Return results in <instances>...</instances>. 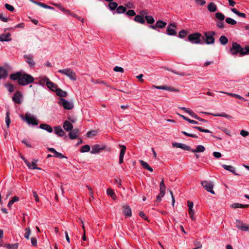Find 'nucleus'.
<instances>
[{
	"instance_id": "nucleus-1",
	"label": "nucleus",
	"mask_w": 249,
	"mask_h": 249,
	"mask_svg": "<svg viewBox=\"0 0 249 249\" xmlns=\"http://www.w3.org/2000/svg\"><path fill=\"white\" fill-rule=\"evenodd\" d=\"M230 53L235 55L239 53L241 56H243L249 54V46H247L243 49L240 45L236 42H232V46L230 50Z\"/></svg>"
},
{
	"instance_id": "nucleus-2",
	"label": "nucleus",
	"mask_w": 249,
	"mask_h": 249,
	"mask_svg": "<svg viewBox=\"0 0 249 249\" xmlns=\"http://www.w3.org/2000/svg\"><path fill=\"white\" fill-rule=\"evenodd\" d=\"M34 78L30 74L21 72L18 84L21 86H26L34 82Z\"/></svg>"
},
{
	"instance_id": "nucleus-3",
	"label": "nucleus",
	"mask_w": 249,
	"mask_h": 249,
	"mask_svg": "<svg viewBox=\"0 0 249 249\" xmlns=\"http://www.w3.org/2000/svg\"><path fill=\"white\" fill-rule=\"evenodd\" d=\"M202 35L200 33H195L189 35L188 36V40L193 44H201L202 42L201 40Z\"/></svg>"
},
{
	"instance_id": "nucleus-4",
	"label": "nucleus",
	"mask_w": 249,
	"mask_h": 249,
	"mask_svg": "<svg viewBox=\"0 0 249 249\" xmlns=\"http://www.w3.org/2000/svg\"><path fill=\"white\" fill-rule=\"evenodd\" d=\"M58 72L67 76L71 80L75 81L76 80V74L75 72L71 69L67 68L59 70L58 71Z\"/></svg>"
},
{
	"instance_id": "nucleus-5",
	"label": "nucleus",
	"mask_w": 249,
	"mask_h": 249,
	"mask_svg": "<svg viewBox=\"0 0 249 249\" xmlns=\"http://www.w3.org/2000/svg\"><path fill=\"white\" fill-rule=\"evenodd\" d=\"M215 35V33L214 31L205 32V36H202V39L205 40V42L207 44H213L215 41L214 38Z\"/></svg>"
},
{
	"instance_id": "nucleus-6",
	"label": "nucleus",
	"mask_w": 249,
	"mask_h": 249,
	"mask_svg": "<svg viewBox=\"0 0 249 249\" xmlns=\"http://www.w3.org/2000/svg\"><path fill=\"white\" fill-rule=\"evenodd\" d=\"M23 120L27 122L28 124H32V125H36L38 124V121L36 117L30 113H27L25 114L24 117H23Z\"/></svg>"
},
{
	"instance_id": "nucleus-7",
	"label": "nucleus",
	"mask_w": 249,
	"mask_h": 249,
	"mask_svg": "<svg viewBox=\"0 0 249 249\" xmlns=\"http://www.w3.org/2000/svg\"><path fill=\"white\" fill-rule=\"evenodd\" d=\"M201 184L206 191L212 194H215L214 191L213 190L214 184L213 182L203 180L201 181Z\"/></svg>"
},
{
	"instance_id": "nucleus-8",
	"label": "nucleus",
	"mask_w": 249,
	"mask_h": 249,
	"mask_svg": "<svg viewBox=\"0 0 249 249\" xmlns=\"http://www.w3.org/2000/svg\"><path fill=\"white\" fill-rule=\"evenodd\" d=\"M177 28V24L175 23H171L168 25L166 29V34L169 36H176L177 32L175 29Z\"/></svg>"
},
{
	"instance_id": "nucleus-9",
	"label": "nucleus",
	"mask_w": 249,
	"mask_h": 249,
	"mask_svg": "<svg viewBox=\"0 0 249 249\" xmlns=\"http://www.w3.org/2000/svg\"><path fill=\"white\" fill-rule=\"evenodd\" d=\"M59 104L62 106L65 109L68 110L71 109L73 107L72 102H69L63 98L60 99Z\"/></svg>"
},
{
	"instance_id": "nucleus-10",
	"label": "nucleus",
	"mask_w": 249,
	"mask_h": 249,
	"mask_svg": "<svg viewBox=\"0 0 249 249\" xmlns=\"http://www.w3.org/2000/svg\"><path fill=\"white\" fill-rule=\"evenodd\" d=\"M236 226L238 229L244 231H249V225L243 223L241 220H236Z\"/></svg>"
},
{
	"instance_id": "nucleus-11",
	"label": "nucleus",
	"mask_w": 249,
	"mask_h": 249,
	"mask_svg": "<svg viewBox=\"0 0 249 249\" xmlns=\"http://www.w3.org/2000/svg\"><path fill=\"white\" fill-rule=\"evenodd\" d=\"M23 57L30 67L33 68L35 66L36 63L33 60V56L32 54H25Z\"/></svg>"
},
{
	"instance_id": "nucleus-12",
	"label": "nucleus",
	"mask_w": 249,
	"mask_h": 249,
	"mask_svg": "<svg viewBox=\"0 0 249 249\" xmlns=\"http://www.w3.org/2000/svg\"><path fill=\"white\" fill-rule=\"evenodd\" d=\"M37 161H38V160L34 159L32 160V161L31 162H30L28 161L26 163V165L29 169L41 170L40 168L37 167Z\"/></svg>"
},
{
	"instance_id": "nucleus-13",
	"label": "nucleus",
	"mask_w": 249,
	"mask_h": 249,
	"mask_svg": "<svg viewBox=\"0 0 249 249\" xmlns=\"http://www.w3.org/2000/svg\"><path fill=\"white\" fill-rule=\"evenodd\" d=\"M22 93L20 91H17L15 93L13 97V101L17 104H20L21 103Z\"/></svg>"
},
{
	"instance_id": "nucleus-14",
	"label": "nucleus",
	"mask_w": 249,
	"mask_h": 249,
	"mask_svg": "<svg viewBox=\"0 0 249 249\" xmlns=\"http://www.w3.org/2000/svg\"><path fill=\"white\" fill-rule=\"evenodd\" d=\"M119 146H120V147H121V149L120 155H119V162L120 164H121L124 161V155L125 151H126V146L124 145H120Z\"/></svg>"
},
{
	"instance_id": "nucleus-15",
	"label": "nucleus",
	"mask_w": 249,
	"mask_h": 249,
	"mask_svg": "<svg viewBox=\"0 0 249 249\" xmlns=\"http://www.w3.org/2000/svg\"><path fill=\"white\" fill-rule=\"evenodd\" d=\"M105 148V146H101L99 144H95L92 146V149L90 151L91 154H96L100 152L101 150H103Z\"/></svg>"
},
{
	"instance_id": "nucleus-16",
	"label": "nucleus",
	"mask_w": 249,
	"mask_h": 249,
	"mask_svg": "<svg viewBox=\"0 0 249 249\" xmlns=\"http://www.w3.org/2000/svg\"><path fill=\"white\" fill-rule=\"evenodd\" d=\"M54 133L59 137H63L65 135V132L60 126H56L53 127Z\"/></svg>"
},
{
	"instance_id": "nucleus-17",
	"label": "nucleus",
	"mask_w": 249,
	"mask_h": 249,
	"mask_svg": "<svg viewBox=\"0 0 249 249\" xmlns=\"http://www.w3.org/2000/svg\"><path fill=\"white\" fill-rule=\"evenodd\" d=\"M10 36L11 34L9 33L2 34L0 35V41H10L12 40Z\"/></svg>"
},
{
	"instance_id": "nucleus-18",
	"label": "nucleus",
	"mask_w": 249,
	"mask_h": 249,
	"mask_svg": "<svg viewBox=\"0 0 249 249\" xmlns=\"http://www.w3.org/2000/svg\"><path fill=\"white\" fill-rule=\"evenodd\" d=\"M48 150L50 152L53 153L54 154L53 156L56 158H60V159L66 158V157L65 156H64V155H63L62 154L58 152L53 148H48Z\"/></svg>"
},
{
	"instance_id": "nucleus-19",
	"label": "nucleus",
	"mask_w": 249,
	"mask_h": 249,
	"mask_svg": "<svg viewBox=\"0 0 249 249\" xmlns=\"http://www.w3.org/2000/svg\"><path fill=\"white\" fill-rule=\"evenodd\" d=\"M39 127L42 129L47 131L49 133H51L53 131L52 127L51 125L46 124H41L39 125Z\"/></svg>"
},
{
	"instance_id": "nucleus-20",
	"label": "nucleus",
	"mask_w": 249,
	"mask_h": 249,
	"mask_svg": "<svg viewBox=\"0 0 249 249\" xmlns=\"http://www.w3.org/2000/svg\"><path fill=\"white\" fill-rule=\"evenodd\" d=\"M63 127L66 131H70L73 128V125L69 121H65L64 122Z\"/></svg>"
},
{
	"instance_id": "nucleus-21",
	"label": "nucleus",
	"mask_w": 249,
	"mask_h": 249,
	"mask_svg": "<svg viewBox=\"0 0 249 249\" xmlns=\"http://www.w3.org/2000/svg\"><path fill=\"white\" fill-rule=\"evenodd\" d=\"M79 130L78 129H72L69 133V137L71 139H75L78 136Z\"/></svg>"
},
{
	"instance_id": "nucleus-22",
	"label": "nucleus",
	"mask_w": 249,
	"mask_h": 249,
	"mask_svg": "<svg viewBox=\"0 0 249 249\" xmlns=\"http://www.w3.org/2000/svg\"><path fill=\"white\" fill-rule=\"evenodd\" d=\"M222 167L225 170L229 171L235 175L238 174L235 172V168L231 165H227L226 164H222Z\"/></svg>"
},
{
	"instance_id": "nucleus-23",
	"label": "nucleus",
	"mask_w": 249,
	"mask_h": 249,
	"mask_svg": "<svg viewBox=\"0 0 249 249\" xmlns=\"http://www.w3.org/2000/svg\"><path fill=\"white\" fill-rule=\"evenodd\" d=\"M21 74V72H17L14 73H12L10 76V79L15 81V80H18V82L19 81V79L20 78V76Z\"/></svg>"
},
{
	"instance_id": "nucleus-24",
	"label": "nucleus",
	"mask_w": 249,
	"mask_h": 249,
	"mask_svg": "<svg viewBox=\"0 0 249 249\" xmlns=\"http://www.w3.org/2000/svg\"><path fill=\"white\" fill-rule=\"evenodd\" d=\"M123 208L124 214L126 216L130 217L132 215L131 208L127 206H124Z\"/></svg>"
},
{
	"instance_id": "nucleus-25",
	"label": "nucleus",
	"mask_w": 249,
	"mask_h": 249,
	"mask_svg": "<svg viewBox=\"0 0 249 249\" xmlns=\"http://www.w3.org/2000/svg\"><path fill=\"white\" fill-rule=\"evenodd\" d=\"M181 109H182L183 111H184L185 112L188 113L191 116H192L193 118L196 119L197 118L198 116L192 110L189 109L187 108L182 107L180 108Z\"/></svg>"
},
{
	"instance_id": "nucleus-26",
	"label": "nucleus",
	"mask_w": 249,
	"mask_h": 249,
	"mask_svg": "<svg viewBox=\"0 0 249 249\" xmlns=\"http://www.w3.org/2000/svg\"><path fill=\"white\" fill-rule=\"evenodd\" d=\"M47 86L48 89L53 91H55L58 88L56 84L50 81L47 82Z\"/></svg>"
},
{
	"instance_id": "nucleus-27",
	"label": "nucleus",
	"mask_w": 249,
	"mask_h": 249,
	"mask_svg": "<svg viewBox=\"0 0 249 249\" xmlns=\"http://www.w3.org/2000/svg\"><path fill=\"white\" fill-rule=\"evenodd\" d=\"M7 70L3 67L0 66V77L4 79L7 76Z\"/></svg>"
},
{
	"instance_id": "nucleus-28",
	"label": "nucleus",
	"mask_w": 249,
	"mask_h": 249,
	"mask_svg": "<svg viewBox=\"0 0 249 249\" xmlns=\"http://www.w3.org/2000/svg\"><path fill=\"white\" fill-rule=\"evenodd\" d=\"M50 81V79L46 76L39 78L38 81V84L41 86L46 85L47 86V82Z\"/></svg>"
},
{
	"instance_id": "nucleus-29",
	"label": "nucleus",
	"mask_w": 249,
	"mask_h": 249,
	"mask_svg": "<svg viewBox=\"0 0 249 249\" xmlns=\"http://www.w3.org/2000/svg\"><path fill=\"white\" fill-rule=\"evenodd\" d=\"M208 10L211 12H214L217 10V6L213 2H210L207 6Z\"/></svg>"
},
{
	"instance_id": "nucleus-30",
	"label": "nucleus",
	"mask_w": 249,
	"mask_h": 249,
	"mask_svg": "<svg viewBox=\"0 0 249 249\" xmlns=\"http://www.w3.org/2000/svg\"><path fill=\"white\" fill-rule=\"evenodd\" d=\"M140 162L141 163V165L143 168L148 170L150 172L153 171V169L149 165V164L147 162L142 160H140Z\"/></svg>"
},
{
	"instance_id": "nucleus-31",
	"label": "nucleus",
	"mask_w": 249,
	"mask_h": 249,
	"mask_svg": "<svg viewBox=\"0 0 249 249\" xmlns=\"http://www.w3.org/2000/svg\"><path fill=\"white\" fill-rule=\"evenodd\" d=\"M55 92L57 95L61 97H65L67 95V93L66 91H63L59 88H57V89L55 90Z\"/></svg>"
},
{
	"instance_id": "nucleus-32",
	"label": "nucleus",
	"mask_w": 249,
	"mask_h": 249,
	"mask_svg": "<svg viewBox=\"0 0 249 249\" xmlns=\"http://www.w3.org/2000/svg\"><path fill=\"white\" fill-rule=\"evenodd\" d=\"M165 189L166 187L164 182L163 179H162L160 184V195H162L163 194H165Z\"/></svg>"
},
{
	"instance_id": "nucleus-33",
	"label": "nucleus",
	"mask_w": 249,
	"mask_h": 249,
	"mask_svg": "<svg viewBox=\"0 0 249 249\" xmlns=\"http://www.w3.org/2000/svg\"><path fill=\"white\" fill-rule=\"evenodd\" d=\"M134 20L141 24L145 23V19L141 15H137L134 18Z\"/></svg>"
},
{
	"instance_id": "nucleus-34",
	"label": "nucleus",
	"mask_w": 249,
	"mask_h": 249,
	"mask_svg": "<svg viewBox=\"0 0 249 249\" xmlns=\"http://www.w3.org/2000/svg\"><path fill=\"white\" fill-rule=\"evenodd\" d=\"M205 148L204 146L201 145H199L196 147V149L191 150V152L193 153H196V152H203L205 151Z\"/></svg>"
},
{
	"instance_id": "nucleus-35",
	"label": "nucleus",
	"mask_w": 249,
	"mask_h": 249,
	"mask_svg": "<svg viewBox=\"0 0 249 249\" xmlns=\"http://www.w3.org/2000/svg\"><path fill=\"white\" fill-rule=\"evenodd\" d=\"M249 206V205H243L240 203H235L232 204L231 205V208L234 209L236 208H247Z\"/></svg>"
},
{
	"instance_id": "nucleus-36",
	"label": "nucleus",
	"mask_w": 249,
	"mask_h": 249,
	"mask_svg": "<svg viewBox=\"0 0 249 249\" xmlns=\"http://www.w3.org/2000/svg\"><path fill=\"white\" fill-rule=\"evenodd\" d=\"M126 11V8L124 6L120 5L118 7H117L116 9V13L117 14H124V13Z\"/></svg>"
},
{
	"instance_id": "nucleus-37",
	"label": "nucleus",
	"mask_w": 249,
	"mask_h": 249,
	"mask_svg": "<svg viewBox=\"0 0 249 249\" xmlns=\"http://www.w3.org/2000/svg\"><path fill=\"white\" fill-rule=\"evenodd\" d=\"M107 195L110 196L113 200L116 198V196L114 193V191L111 188H108L107 191Z\"/></svg>"
},
{
	"instance_id": "nucleus-38",
	"label": "nucleus",
	"mask_w": 249,
	"mask_h": 249,
	"mask_svg": "<svg viewBox=\"0 0 249 249\" xmlns=\"http://www.w3.org/2000/svg\"><path fill=\"white\" fill-rule=\"evenodd\" d=\"M166 22L161 20H159L156 22V26L159 28H163L166 26Z\"/></svg>"
},
{
	"instance_id": "nucleus-39",
	"label": "nucleus",
	"mask_w": 249,
	"mask_h": 249,
	"mask_svg": "<svg viewBox=\"0 0 249 249\" xmlns=\"http://www.w3.org/2000/svg\"><path fill=\"white\" fill-rule=\"evenodd\" d=\"M231 11L234 14H235L236 15H237V16H238L239 17H242V18H245L246 17V15L245 14L243 13H241L240 12H239L237 9L236 8H232L231 9Z\"/></svg>"
},
{
	"instance_id": "nucleus-40",
	"label": "nucleus",
	"mask_w": 249,
	"mask_h": 249,
	"mask_svg": "<svg viewBox=\"0 0 249 249\" xmlns=\"http://www.w3.org/2000/svg\"><path fill=\"white\" fill-rule=\"evenodd\" d=\"M108 7L111 11L117 9L118 4L116 2L111 1L108 3Z\"/></svg>"
},
{
	"instance_id": "nucleus-41",
	"label": "nucleus",
	"mask_w": 249,
	"mask_h": 249,
	"mask_svg": "<svg viewBox=\"0 0 249 249\" xmlns=\"http://www.w3.org/2000/svg\"><path fill=\"white\" fill-rule=\"evenodd\" d=\"M219 41L221 45H225L228 43V39L225 36H221L219 38Z\"/></svg>"
},
{
	"instance_id": "nucleus-42",
	"label": "nucleus",
	"mask_w": 249,
	"mask_h": 249,
	"mask_svg": "<svg viewBox=\"0 0 249 249\" xmlns=\"http://www.w3.org/2000/svg\"><path fill=\"white\" fill-rule=\"evenodd\" d=\"M18 243H15L14 244H8L4 245V247L8 249H18Z\"/></svg>"
},
{
	"instance_id": "nucleus-43",
	"label": "nucleus",
	"mask_w": 249,
	"mask_h": 249,
	"mask_svg": "<svg viewBox=\"0 0 249 249\" xmlns=\"http://www.w3.org/2000/svg\"><path fill=\"white\" fill-rule=\"evenodd\" d=\"M225 21L227 23L231 25H234L236 24L237 22L234 19L231 18H226Z\"/></svg>"
},
{
	"instance_id": "nucleus-44",
	"label": "nucleus",
	"mask_w": 249,
	"mask_h": 249,
	"mask_svg": "<svg viewBox=\"0 0 249 249\" xmlns=\"http://www.w3.org/2000/svg\"><path fill=\"white\" fill-rule=\"evenodd\" d=\"M5 122L6 124L7 127L8 128L10 124V112L9 111H7L6 113V117H5Z\"/></svg>"
},
{
	"instance_id": "nucleus-45",
	"label": "nucleus",
	"mask_w": 249,
	"mask_h": 249,
	"mask_svg": "<svg viewBox=\"0 0 249 249\" xmlns=\"http://www.w3.org/2000/svg\"><path fill=\"white\" fill-rule=\"evenodd\" d=\"M144 19L146 20L147 23L148 24H153L155 22L154 18L151 16H145Z\"/></svg>"
},
{
	"instance_id": "nucleus-46",
	"label": "nucleus",
	"mask_w": 249,
	"mask_h": 249,
	"mask_svg": "<svg viewBox=\"0 0 249 249\" xmlns=\"http://www.w3.org/2000/svg\"><path fill=\"white\" fill-rule=\"evenodd\" d=\"M204 113H205V114H207L212 115L213 116L223 117H225V118H229L230 117V116L228 115H227V114H226L225 113H221V114H212V113H208V112H204Z\"/></svg>"
},
{
	"instance_id": "nucleus-47",
	"label": "nucleus",
	"mask_w": 249,
	"mask_h": 249,
	"mask_svg": "<svg viewBox=\"0 0 249 249\" xmlns=\"http://www.w3.org/2000/svg\"><path fill=\"white\" fill-rule=\"evenodd\" d=\"M215 17L220 21H223L225 19V16L223 14L219 12L216 13L215 14Z\"/></svg>"
},
{
	"instance_id": "nucleus-48",
	"label": "nucleus",
	"mask_w": 249,
	"mask_h": 249,
	"mask_svg": "<svg viewBox=\"0 0 249 249\" xmlns=\"http://www.w3.org/2000/svg\"><path fill=\"white\" fill-rule=\"evenodd\" d=\"M124 5H125V7H126V8H127L129 9L134 8L135 7L134 3L132 1H129L127 2H126L124 4Z\"/></svg>"
},
{
	"instance_id": "nucleus-49",
	"label": "nucleus",
	"mask_w": 249,
	"mask_h": 249,
	"mask_svg": "<svg viewBox=\"0 0 249 249\" xmlns=\"http://www.w3.org/2000/svg\"><path fill=\"white\" fill-rule=\"evenodd\" d=\"M187 35V32L185 30H182L179 32L178 36L180 38H183Z\"/></svg>"
},
{
	"instance_id": "nucleus-50",
	"label": "nucleus",
	"mask_w": 249,
	"mask_h": 249,
	"mask_svg": "<svg viewBox=\"0 0 249 249\" xmlns=\"http://www.w3.org/2000/svg\"><path fill=\"white\" fill-rule=\"evenodd\" d=\"M90 149V146L89 145H85L83 146L80 150L81 152H87L89 151Z\"/></svg>"
},
{
	"instance_id": "nucleus-51",
	"label": "nucleus",
	"mask_w": 249,
	"mask_h": 249,
	"mask_svg": "<svg viewBox=\"0 0 249 249\" xmlns=\"http://www.w3.org/2000/svg\"><path fill=\"white\" fill-rule=\"evenodd\" d=\"M26 232L24 234V237L25 238L29 239L30 237V235L31 233V229L29 227L25 229Z\"/></svg>"
},
{
	"instance_id": "nucleus-52",
	"label": "nucleus",
	"mask_w": 249,
	"mask_h": 249,
	"mask_svg": "<svg viewBox=\"0 0 249 249\" xmlns=\"http://www.w3.org/2000/svg\"><path fill=\"white\" fill-rule=\"evenodd\" d=\"M193 127L195 129H197L198 130H199L200 132H205V133H211V132L209 130L206 129H203L202 127H199V126H194Z\"/></svg>"
},
{
	"instance_id": "nucleus-53",
	"label": "nucleus",
	"mask_w": 249,
	"mask_h": 249,
	"mask_svg": "<svg viewBox=\"0 0 249 249\" xmlns=\"http://www.w3.org/2000/svg\"><path fill=\"white\" fill-rule=\"evenodd\" d=\"M6 88L8 89L10 92H13L14 90V86L13 85L11 84H7L5 85Z\"/></svg>"
},
{
	"instance_id": "nucleus-54",
	"label": "nucleus",
	"mask_w": 249,
	"mask_h": 249,
	"mask_svg": "<svg viewBox=\"0 0 249 249\" xmlns=\"http://www.w3.org/2000/svg\"><path fill=\"white\" fill-rule=\"evenodd\" d=\"M126 15L128 17H133L136 15V13L133 10H129L126 12Z\"/></svg>"
},
{
	"instance_id": "nucleus-55",
	"label": "nucleus",
	"mask_w": 249,
	"mask_h": 249,
	"mask_svg": "<svg viewBox=\"0 0 249 249\" xmlns=\"http://www.w3.org/2000/svg\"><path fill=\"white\" fill-rule=\"evenodd\" d=\"M97 134V131L96 130H92L89 131L87 133V136L88 137H91L95 136Z\"/></svg>"
},
{
	"instance_id": "nucleus-56",
	"label": "nucleus",
	"mask_w": 249,
	"mask_h": 249,
	"mask_svg": "<svg viewBox=\"0 0 249 249\" xmlns=\"http://www.w3.org/2000/svg\"><path fill=\"white\" fill-rule=\"evenodd\" d=\"M38 5L43 8H46V9H54L53 7H51L49 5H46L43 3H41V2L40 3H38Z\"/></svg>"
},
{
	"instance_id": "nucleus-57",
	"label": "nucleus",
	"mask_w": 249,
	"mask_h": 249,
	"mask_svg": "<svg viewBox=\"0 0 249 249\" xmlns=\"http://www.w3.org/2000/svg\"><path fill=\"white\" fill-rule=\"evenodd\" d=\"M113 70L115 71H116V72H124V69L121 67H119V66H116L114 67V68L113 69Z\"/></svg>"
},
{
	"instance_id": "nucleus-58",
	"label": "nucleus",
	"mask_w": 249,
	"mask_h": 249,
	"mask_svg": "<svg viewBox=\"0 0 249 249\" xmlns=\"http://www.w3.org/2000/svg\"><path fill=\"white\" fill-rule=\"evenodd\" d=\"M181 133L182 134H183L184 135H185V136H187L191 137L194 138H197V136H196L195 134H190V133H187V132H186L185 131H182Z\"/></svg>"
},
{
	"instance_id": "nucleus-59",
	"label": "nucleus",
	"mask_w": 249,
	"mask_h": 249,
	"mask_svg": "<svg viewBox=\"0 0 249 249\" xmlns=\"http://www.w3.org/2000/svg\"><path fill=\"white\" fill-rule=\"evenodd\" d=\"M5 7L7 10H9L11 12H13L14 10V7L12 5H10L9 4H5Z\"/></svg>"
},
{
	"instance_id": "nucleus-60",
	"label": "nucleus",
	"mask_w": 249,
	"mask_h": 249,
	"mask_svg": "<svg viewBox=\"0 0 249 249\" xmlns=\"http://www.w3.org/2000/svg\"><path fill=\"white\" fill-rule=\"evenodd\" d=\"M166 90L170 91H174V92H178V89L174 88L173 87H168V86L166 87Z\"/></svg>"
},
{
	"instance_id": "nucleus-61",
	"label": "nucleus",
	"mask_w": 249,
	"mask_h": 249,
	"mask_svg": "<svg viewBox=\"0 0 249 249\" xmlns=\"http://www.w3.org/2000/svg\"><path fill=\"white\" fill-rule=\"evenodd\" d=\"M166 86H155L153 85L152 88H155L156 89H163V90H166Z\"/></svg>"
},
{
	"instance_id": "nucleus-62",
	"label": "nucleus",
	"mask_w": 249,
	"mask_h": 249,
	"mask_svg": "<svg viewBox=\"0 0 249 249\" xmlns=\"http://www.w3.org/2000/svg\"><path fill=\"white\" fill-rule=\"evenodd\" d=\"M189 214L190 216V217L192 220H195L196 219L195 217L194 216L195 212L194 210L188 211Z\"/></svg>"
},
{
	"instance_id": "nucleus-63",
	"label": "nucleus",
	"mask_w": 249,
	"mask_h": 249,
	"mask_svg": "<svg viewBox=\"0 0 249 249\" xmlns=\"http://www.w3.org/2000/svg\"><path fill=\"white\" fill-rule=\"evenodd\" d=\"M0 19L2 21L7 22L9 18L5 17L3 14H0Z\"/></svg>"
},
{
	"instance_id": "nucleus-64",
	"label": "nucleus",
	"mask_w": 249,
	"mask_h": 249,
	"mask_svg": "<svg viewBox=\"0 0 249 249\" xmlns=\"http://www.w3.org/2000/svg\"><path fill=\"white\" fill-rule=\"evenodd\" d=\"M31 241L33 246L36 247L37 246V240L35 237H32Z\"/></svg>"
}]
</instances>
